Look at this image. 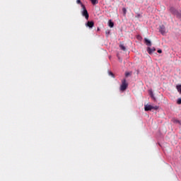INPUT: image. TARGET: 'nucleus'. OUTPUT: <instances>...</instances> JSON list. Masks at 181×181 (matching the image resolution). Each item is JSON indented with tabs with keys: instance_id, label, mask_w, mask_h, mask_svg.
Returning a JSON list of instances; mask_svg holds the SVG:
<instances>
[{
	"instance_id": "4",
	"label": "nucleus",
	"mask_w": 181,
	"mask_h": 181,
	"mask_svg": "<svg viewBox=\"0 0 181 181\" xmlns=\"http://www.w3.org/2000/svg\"><path fill=\"white\" fill-rule=\"evenodd\" d=\"M159 107L158 106H152L151 105H145V111H151L153 110H158Z\"/></svg>"
},
{
	"instance_id": "5",
	"label": "nucleus",
	"mask_w": 181,
	"mask_h": 181,
	"mask_svg": "<svg viewBox=\"0 0 181 181\" xmlns=\"http://www.w3.org/2000/svg\"><path fill=\"white\" fill-rule=\"evenodd\" d=\"M159 31L163 35L167 33V31H165V27L163 25L160 26Z\"/></svg>"
},
{
	"instance_id": "18",
	"label": "nucleus",
	"mask_w": 181,
	"mask_h": 181,
	"mask_svg": "<svg viewBox=\"0 0 181 181\" xmlns=\"http://www.w3.org/2000/svg\"><path fill=\"white\" fill-rule=\"evenodd\" d=\"M174 122H175L177 124H180V122L177 119L174 120Z\"/></svg>"
},
{
	"instance_id": "17",
	"label": "nucleus",
	"mask_w": 181,
	"mask_h": 181,
	"mask_svg": "<svg viewBox=\"0 0 181 181\" xmlns=\"http://www.w3.org/2000/svg\"><path fill=\"white\" fill-rule=\"evenodd\" d=\"M129 75H130L129 72H126V74H124L126 77H129Z\"/></svg>"
},
{
	"instance_id": "16",
	"label": "nucleus",
	"mask_w": 181,
	"mask_h": 181,
	"mask_svg": "<svg viewBox=\"0 0 181 181\" xmlns=\"http://www.w3.org/2000/svg\"><path fill=\"white\" fill-rule=\"evenodd\" d=\"M177 105H181V98H178L177 101Z\"/></svg>"
},
{
	"instance_id": "1",
	"label": "nucleus",
	"mask_w": 181,
	"mask_h": 181,
	"mask_svg": "<svg viewBox=\"0 0 181 181\" xmlns=\"http://www.w3.org/2000/svg\"><path fill=\"white\" fill-rule=\"evenodd\" d=\"M170 13H173L174 16H176L177 18H181V11H177L175 8L171 7L170 8Z\"/></svg>"
},
{
	"instance_id": "6",
	"label": "nucleus",
	"mask_w": 181,
	"mask_h": 181,
	"mask_svg": "<svg viewBox=\"0 0 181 181\" xmlns=\"http://www.w3.org/2000/svg\"><path fill=\"white\" fill-rule=\"evenodd\" d=\"M156 51V49L155 47H153V48L147 47V52H148L149 54H152Z\"/></svg>"
},
{
	"instance_id": "2",
	"label": "nucleus",
	"mask_w": 181,
	"mask_h": 181,
	"mask_svg": "<svg viewBox=\"0 0 181 181\" xmlns=\"http://www.w3.org/2000/svg\"><path fill=\"white\" fill-rule=\"evenodd\" d=\"M128 88V83H127L126 79L122 81V85H120L119 90L120 91H125Z\"/></svg>"
},
{
	"instance_id": "14",
	"label": "nucleus",
	"mask_w": 181,
	"mask_h": 181,
	"mask_svg": "<svg viewBox=\"0 0 181 181\" xmlns=\"http://www.w3.org/2000/svg\"><path fill=\"white\" fill-rule=\"evenodd\" d=\"M76 4H81V6H82V5H83L81 2V0H76Z\"/></svg>"
},
{
	"instance_id": "12",
	"label": "nucleus",
	"mask_w": 181,
	"mask_h": 181,
	"mask_svg": "<svg viewBox=\"0 0 181 181\" xmlns=\"http://www.w3.org/2000/svg\"><path fill=\"white\" fill-rule=\"evenodd\" d=\"M91 3L93 5H95L98 4V0H90Z\"/></svg>"
},
{
	"instance_id": "8",
	"label": "nucleus",
	"mask_w": 181,
	"mask_h": 181,
	"mask_svg": "<svg viewBox=\"0 0 181 181\" xmlns=\"http://www.w3.org/2000/svg\"><path fill=\"white\" fill-rule=\"evenodd\" d=\"M145 43L147 46H151V45H152L151 42L149 40L146 39V38H145Z\"/></svg>"
},
{
	"instance_id": "20",
	"label": "nucleus",
	"mask_w": 181,
	"mask_h": 181,
	"mask_svg": "<svg viewBox=\"0 0 181 181\" xmlns=\"http://www.w3.org/2000/svg\"><path fill=\"white\" fill-rule=\"evenodd\" d=\"M151 98H153V95L152 93H151Z\"/></svg>"
},
{
	"instance_id": "13",
	"label": "nucleus",
	"mask_w": 181,
	"mask_h": 181,
	"mask_svg": "<svg viewBox=\"0 0 181 181\" xmlns=\"http://www.w3.org/2000/svg\"><path fill=\"white\" fill-rule=\"evenodd\" d=\"M109 76H112V78H115V75L112 71H108Z\"/></svg>"
},
{
	"instance_id": "9",
	"label": "nucleus",
	"mask_w": 181,
	"mask_h": 181,
	"mask_svg": "<svg viewBox=\"0 0 181 181\" xmlns=\"http://www.w3.org/2000/svg\"><path fill=\"white\" fill-rule=\"evenodd\" d=\"M108 26L111 28L114 27V23L111 20L108 21Z\"/></svg>"
},
{
	"instance_id": "15",
	"label": "nucleus",
	"mask_w": 181,
	"mask_h": 181,
	"mask_svg": "<svg viewBox=\"0 0 181 181\" xmlns=\"http://www.w3.org/2000/svg\"><path fill=\"white\" fill-rule=\"evenodd\" d=\"M122 11H123L124 16H125L126 13H127V9H126V8H122Z\"/></svg>"
},
{
	"instance_id": "19",
	"label": "nucleus",
	"mask_w": 181,
	"mask_h": 181,
	"mask_svg": "<svg viewBox=\"0 0 181 181\" xmlns=\"http://www.w3.org/2000/svg\"><path fill=\"white\" fill-rule=\"evenodd\" d=\"M157 52H158V54H161V53H162V50H161L160 49H158Z\"/></svg>"
},
{
	"instance_id": "7",
	"label": "nucleus",
	"mask_w": 181,
	"mask_h": 181,
	"mask_svg": "<svg viewBox=\"0 0 181 181\" xmlns=\"http://www.w3.org/2000/svg\"><path fill=\"white\" fill-rule=\"evenodd\" d=\"M86 26L89 28H92L94 26V22L93 21H88Z\"/></svg>"
},
{
	"instance_id": "10",
	"label": "nucleus",
	"mask_w": 181,
	"mask_h": 181,
	"mask_svg": "<svg viewBox=\"0 0 181 181\" xmlns=\"http://www.w3.org/2000/svg\"><path fill=\"white\" fill-rule=\"evenodd\" d=\"M176 88H177V92L181 94V85H177V86H176Z\"/></svg>"
},
{
	"instance_id": "11",
	"label": "nucleus",
	"mask_w": 181,
	"mask_h": 181,
	"mask_svg": "<svg viewBox=\"0 0 181 181\" xmlns=\"http://www.w3.org/2000/svg\"><path fill=\"white\" fill-rule=\"evenodd\" d=\"M119 48L120 49H122V51L125 52L126 51V47L124 45H119Z\"/></svg>"
},
{
	"instance_id": "3",
	"label": "nucleus",
	"mask_w": 181,
	"mask_h": 181,
	"mask_svg": "<svg viewBox=\"0 0 181 181\" xmlns=\"http://www.w3.org/2000/svg\"><path fill=\"white\" fill-rule=\"evenodd\" d=\"M81 8H83V11L81 12V15L85 17L87 20L88 19V13L86 10V6L84 4H81Z\"/></svg>"
}]
</instances>
